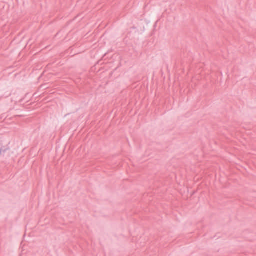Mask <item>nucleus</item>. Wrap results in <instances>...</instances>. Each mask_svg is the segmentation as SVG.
Instances as JSON below:
<instances>
[{
  "label": "nucleus",
  "instance_id": "obj_1",
  "mask_svg": "<svg viewBox=\"0 0 256 256\" xmlns=\"http://www.w3.org/2000/svg\"><path fill=\"white\" fill-rule=\"evenodd\" d=\"M6 150L7 149L6 146H4L2 144L0 143V154L3 152H5Z\"/></svg>",
  "mask_w": 256,
  "mask_h": 256
}]
</instances>
